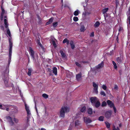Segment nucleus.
Masks as SVG:
<instances>
[{
    "instance_id": "obj_20",
    "label": "nucleus",
    "mask_w": 130,
    "mask_h": 130,
    "mask_svg": "<svg viewBox=\"0 0 130 130\" xmlns=\"http://www.w3.org/2000/svg\"><path fill=\"white\" fill-rule=\"evenodd\" d=\"M7 118L8 121L10 122V123L11 124H13V123L12 121V119L11 117H7Z\"/></svg>"
},
{
    "instance_id": "obj_19",
    "label": "nucleus",
    "mask_w": 130,
    "mask_h": 130,
    "mask_svg": "<svg viewBox=\"0 0 130 130\" xmlns=\"http://www.w3.org/2000/svg\"><path fill=\"white\" fill-rule=\"evenodd\" d=\"M53 73L55 75H57V68L55 67H54L53 68Z\"/></svg>"
},
{
    "instance_id": "obj_32",
    "label": "nucleus",
    "mask_w": 130,
    "mask_h": 130,
    "mask_svg": "<svg viewBox=\"0 0 130 130\" xmlns=\"http://www.w3.org/2000/svg\"><path fill=\"white\" fill-rule=\"evenodd\" d=\"M108 8H106L104 9L103 10V14H104L106 13L108 10Z\"/></svg>"
},
{
    "instance_id": "obj_16",
    "label": "nucleus",
    "mask_w": 130,
    "mask_h": 130,
    "mask_svg": "<svg viewBox=\"0 0 130 130\" xmlns=\"http://www.w3.org/2000/svg\"><path fill=\"white\" fill-rule=\"evenodd\" d=\"M107 103L108 104V105L111 107H112L113 106V103L111 101L109 100H108L107 101Z\"/></svg>"
},
{
    "instance_id": "obj_33",
    "label": "nucleus",
    "mask_w": 130,
    "mask_h": 130,
    "mask_svg": "<svg viewBox=\"0 0 130 130\" xmlns=\"http://www.w3.org/2000/svg\"><path fill=\"white\" fill-rule=\"evenodd\" d=\"M60 53H61V54L62 56L63 57H65L66 56V55L65 54L63 53V51H60Z\"/></svg>"
},
{
    "instance_id": "obj_28",
    "label": "nucleus",
    "mask_w": 130,
    "mask_h": 130,
    "mask_svg": "<svg viewBox=\"0 0 130 130\" xmlns=\"http://www.w3.org/2000/svg\"><path fill=\"white\" fill-rule=\"evenodd\" d=\"M100 25V23L99 22H97L95 24L94 26L95 27H99Z\"/></svg>"
},
{
    "instance_id": "obj_52",
    "label": "nucleus",
    "mask_w": 130,
    "mask_h": 130,
    "mask_svg": "<svg viewBox=\"0 0 130 130\" xmlns=\"http://www.w3.org/2000/svg\"><path fill=\"white\" fill-rule=\"evenodd\" d=\"M41 130H46V129L44 128H41Z\"/></svg>"
},
{
    "instance_id": "obj_18",
    "label": "nucleus",
    "mask_w": 130,
    "mask_h": 130,
    "mask_svg": "<svg viewBox=\"0 0 130 130\" xmlns=\"http://www.w3.org/2000/svg\"><path fill=\"white\" fill-rule=\"evenodd\" d=\"M87 112L89 114L91 115L93 113L92 110L91 108H89L87 110Z\"/></svg>"
},
{
    "instance_id": "obj_55",
    "label": "nucleus",
    "mask_w": 130,
    "mask_h": 130,
    "mask_svg": "<svg viewBox=\"0 0 130 130\" xmlns=\"http://www.w3.org/2000/svg\"><path fill=\"white\" fill-rule=\"evenodd\" d=\"M68 130H70V129H68Z\"/></svg>"
},
{
    "instance_id": "obj_47",
    "label": "nucleus",
    "mask_w": 130,
    "mask_h": 130,
    "mask_svg": "<svg viewBox=\"0 0 130 130\" xmlns=\"http://www.w3.org/2000/svg\"><path fill=\"white\" fill-rule=\"evenodd\" d=\"M114 88L116 90H117L118 88V86L116 85H115L114 86Z\"/></svg>"
},
{
    "instance_id": "obj_48",
    "label": "nucleus",
    "mask_w": 130,
    "mask_h": 130,
    "mask_svg": "<svg viewBox=\"0 0 130 130\" xmlns=\"http://www.w3.org/2000/svg\"><path fill=\"white\" fill-rule=\"evenodd\" d=\"M117 60L118 61V62H119L121 61V60H120V58L119 57H118L117 58Z\"/></svg>"
},
{
    "instance_id": "obj_53",
    "label": "nucleus",
    "mask_w": 130,
    "mask_h": 130,
    "mask_svg": "<svg viewBox=\"0 0 130 130\" xmlns=\"http://www.w3.org/2000/svg\"><path fill=\"white\" fill-rule=\"evenodd\" d=\"M92 126V125H90L88 127H90Z\"/></svg>"
},
{
    "instance_id": "obj_22",
    "label": "nucleus",
    "mask_w": 130,
    "mask_h": 130,
    "mask_svg": "<svg viewBox=\"0 0 130 130\" xmlns=\"http://www.w3.org/2000/svg\"><path fill=\"white\" fill-rule=\"evenodd\" d=\"M70 44L72 49H73L75 48V45L73 41H70Z\"/></svg>"
},
{
    "instance_id": "obj_45",
    "label": "nucleus",
    "mask_w": 130,
    "mask_h": 130,
    "mask_svg": "<svg viewBox=\"0 0 130 130\" xmlns=\"http://www.w3.org/2000/svg\"><path fill=\"white\" fill-rule=\"evenodd\" d=\"M127 22L130 24V17H129L127 20Z\"/></svg>"
},
{
    "instance_id": "obj_34",
    "label": "nucleus",
    "mask_w": 130,
    "mask_h": 130,
    "mask_svg": "<svg viewBox=\"0 0 130 130\" xmlns=\"http://www.w3.org/2000/svg\"><path fill=\"white\" fill-rule=\"evenodd\" d=\"M112 63L113 64L114 66V68L115 69H117V66L116 65V63L114 61H112Z\"/></svg>"
},
{
    "instance_id": "obj_8",
    "label": "nucleus",
    "mask_w": 130,
    "mask_h": 130,
    "mask_svg": "<svg viewBox=\"0 0 130 130\" xmlns=\"http://www.w3.org/2000/svg\"><path fill=\"white\" fill-rule=\"evenodd\" d=\"M112 112L111 111H109L106 112L105 113V117L107 118H110L111 116Z\"/></svg>"
},
{
    "instance_id": "obj_10",
    "label": "nucleus",
    "mask_w": 130,
    "mask_h": 130,
    "mask_svg": "<svg viewBox=\"0 0 130 130\" xmlns=\"http://www.w3.org/2000/svg\"><path fill=\"white\" fill-rule=\"evenodd\" d=\"M51 42L52 43V44L55 47H56V43L57 42V40L55 39H52Z\"/></svg>"
},
{
    "instance_id": "obj_13",
    "label": "nucleus",
    "mask_w": 130,
    "mask_h": 130,
    "mask_svg": "<svg viewBox=\"0 0 130 130\" xmlns=\"http://www.w3.org/2000/svg\"><path fill=\"white\" fill-rule=\"evenodd\" d=\"M1 10H2V12L1 13V19L2 20L3 19L4 14L5 13V11L4 9L2 7L1 8Z\"/></svg>"
},
{
    "instance_id": "obj_43",
    "label": "nucleus",
    "mask_w": 130,
    "mask_h": 130,
    "mask_svg": "<svg viewBox=\"0 0 130 130\" xmlns=\"http://www.w3.org/2000/svg\"><path fill=\"white\" fill-rule=\"evenodd\" d=\"M58 24V23L57 22H55L53 23V25L54 27H56Z\"/></svg>"
},
{
    "instance_id": "obj_30",
    "label": "nucleus",
    "mask_w": 130,
    "mask_h": 130,
    "mask_svg": "<svg viewBox=\"0 0 130 130\" xmlns=\"http://www.w3.org/2000/svg\"><path fill=\"white\" fill-rule=\"evenodd\" d=\"M42 96L45 99H47L48 97V95L44 93L42 95Z\"/></svg>"
},
{
    "instance_id": "obj_49",
    "label": "nucleus",
    "mask_w": 130,
    "mask_h": 130,
    "mask_svg": "<svg viewBox=\"0 0 130 130\" xmlns=\"http://www.w3.org/2000/svg\"><path fill=\"white\" fill-rule=\"evenodd\" d=\"M38 45L39 46H40L41 47H42L41 44V43H40V42L39 41H38Z\"/></svg>"
},
{
    "instance_id": "obj_1",
    "label": "nucleus",
    "mask_w": 130,
    "mask_h": 130,
    "mask_svg": "<svg viewBox=\"0 0 130 130\" xmlns=\"http://www.w3.org/2000/svg\"><path fill=\"white\" fill-rule=\"evenodd\" d=\"M80 124V122L78 120L74 121L70 124V126L72 127H77Z\"/></svg>"
},
{
    "instance_id": "obj_12",
    "label": "nucleus",
    "mask_w": 130,
    "mask_h": 130,
    "mask_svg": "<svg viewBox=\"0 0 130 130\" xmlns=\"http://www.w3.org/2000/svg\"><path fill=\"white\" fill-rule=\"evenodd\" d=\"M5 19H4V24L6 28L8 27V22L7 20V18L6 16H4Z\"/></svg>"
},
{
    "instance_id": "obj_2",
    "label": "nucleus",
    "mask_w": 130,
    "mask_h": 130,
    "mask_svg": "<svg viewBox=\"0 0 130 130\" xmlns=\"http://www.w3.org/2000/svg\"><path fill=\"white\" fill-rule=\"evenodd\" d=\"M9 58H11V55L12 53V40H11L10 38H9Z\"/></svg>"
},
{
    "instance_id": "obj_23",
    "label": "nucleus",
    "mask_w": 130,
    "mask_h": 130,
    "mask_svg": "<svg viewBox=\"0 0 130 130\" xmlns=\"http://www.w3.org/2000/svg\"><path fill=\"white\" fill-rule=\"evenodd\" d=\"M63 43H66L67 44V45H68L69 44V41L68 40L67 38H66L63 40Z\"/></svg>"
},
{
    "instance_id": "obj_11",
    "label": "nucleus",
    "mask_w": 130,
    "mask_h": 130,
    "mask_svg": "<svg viewBox=\"0 0 130 130\" xmlns=\"http://www.w3.org/2000/svg\"><path fill=\"white\" fill-rule=\"evenodd\" d=\"M29 52L30 54L32 57L34 58V52L33 51L32 49L30 47H29Z\"/></svg>"
},
{
    "instance_id": "obj_3",
    "label": "nucleus",
    "mask_w": 130,
    "mask_h": 130,
    "mask_svg": "<svg viewBox=\"0 0 130 130\" xmlns=\"http://www.w3.org/2000/svg\"><path fill=\"white\" fill-rule=\"evenodd\" d=\"M25 109L27 112L28 118V117H30L31 116L30 111L29 109V107L27 106V105L26 104H25Z\"/></svg>"
},
{
    "instance_id": "obj_50",
    "label": "nucleus",
    "mask_w": 130,
    "mask_h": 130,
    "mask_svg": "<svg viewBox=\"0 0 130 130\" xmlns=\"http://www.w3.org/2000/svg\"><path fill=\"white\" fill-rule=\"evenodd\" d=\"M94 36V33L93 32H92L91 34L90 35V36L91 37H93Z\"/></svg>"
},
{
    "instance_id": "obj_46",
    "label": "nucleus",
    "mask_w": 130,
    "mask_h": 130,
    "mask_svg": "<svg viewBox=\"0 0 130 130\" xmlns=\"http://www.w3.org/2000/svg\"><path fill=\"white\" fill-rule=\"evenodd\" d=\"M112 107L113 108V110H114V112H115V113H116V108H115V107L114 106H113Z\"/></svg>"
},
{
    "instance_id": "obj_25",
    "label": "nucleus",
    "mask_w": 130,
    "mask_h": 130,
    "mask_svg": "<svg viewBox=\"0 0 130 130\" xmlns=\"http://www.w3.org/2000/svg\"><path fill=\"white\" fill-rule=\"evenodd\" d=\"M86 30L84 26H82L80 29V31L81 32H84Z\"/></svg>"
},
{
    "instance_id": "obj_29",
    "label": "nucleus",
    "mask_w": 130,
    "mask_h": 130,
    "mask_svg": "<svg viewBox=\"0 0 130 130\" xmlns=\"http://www.w3.org/2000/svg\"><path fill=\"white\" fill-rule=\"evenodd\" d=\"M105 124L107 128H109L110 127V124L108 122H105Z\"/></svg>"
},
{
    "instance_id": "obj_9",
    "label": "nucleus",
    "mask_w": 130,
    "mask_h": 130,
    "mask_svg": "<svg viewBox=\"0 0 130 130\" xmlns=\"http://www.w3.org/2000/svg\"><path fill=\"white\" fill-rule=\"evenodd\" d=\"M80 110L82 112H84L85 111L86 107L85 106L83 105H80L79 107Z\"/></svg>"
},
{
    "instance_id": "obj_31",
    "label": "nucleus",
    "mask_w": 130,
    "mask_h": 130,
    "mask_svg": "<svg viewBox=\"0 0 130 130\" xmlns=\"http://www.w3.org/2000/svg\"><path fill=\"white\" fill-rule=\"evenodd\" d=\"M6 106L4 105H0V108L3 109L5 110V109Z\"/></svg>"
},
{
    "instance_id": "obj_54",
    "label": "nucleus",
    "mask_w": 130,
    "mask_h": 130,
    "mask_svg": "<svg viewBox=\"0 0 130 130\" xmlns=\"http://www.w3.org/2000/svg\"><path fill=\"white\" fill-rule=\"evenodd\" d=\"M6 110H7L8 111L9 110V108H7L6 109Z\"/></svg>"
},
{
    "instance_id": "obj_14",
    "label": "nucleus",
    "mask_w": 130,
    "mask_h": 130,
    "mask_svg": "<svg viewBox=\"0 0 130 130\" xmlns=\"http://www.w3.org/2000/svg\"><path fill=\"white\" fill-rule=\"evenodd\" d=\"M104 63L103 61H102L101 63L99 64L98 66L96 67V68L97 69H100L103 66Z\"/></svg>"
},
{
    "instance_id": "obj_44",
    "label": "nucleus",
    "mask_w": 130,
    "mask_h": 130,
    "mask_svg": "<svg viewBox=\"0 0 130 130\" xmlns=\"http://www.w3.org/2000/svg\"><path fill=\"white\" fill-rule=\"evenodd\" d=\"M75 64L76 66L79 67H81V65L77 62H76Z\"/></svg>"
},
{
    "instance_id": "obj_40",
    "label": "nucleus",
    "mask_w": 130,
    "mask_h": 130,
    "mask_svg": "<svg viewBox=\"0 0 130 130\" xmlns=\"http://www.w3.org/2000/svg\"><path fill=\"white\" fill-rule=\"evenodd\" d=\"M100 94L101 95H103V96H106V94L104 91H101L100 92Z\"/></svg>"
},
{
    "instance_id": "obj_35",
    "label": "nucleus",
    "mask_w": 130,
    "mask_h": 130,
    "mask_svg": "<svg viewBox=\"0 0 130 130\" xmlns=\"http://www.w3.org/2000/svg\"><path fill=\"white\" fill-rule=\"evenodd\" d=\"M32 71V69H28V75L30 76L31 75V73Z\"/></svg>"
},
{
    "instance_id": "obj_37",
    "label": "nucleus",
    "mask_w": 130,
    "mask_h": 130,
    "mask_svg": "<svg viewBox=\"0 0 130 130\" xmlns=\"http://www.w3.org/2000/svg\"><path fill=\"white\" fill-rule=\"evenodd\" d=\"M7 32L8 35L10 37H11V34H10V32L9 30V29H7Z\"/></svg>"
},
{
    "instance_id": "obj_36",
    "label": "nucleus",
    "mask_w": 130,
    "mask_h": 130,
    "mask_svg": "<svg viewBox=\"0 0 130 130\" xmlns=\"http://www.w3.org/2000/svg\"><path fill=\"white\" fill-rule=\"evenodd\" d=\"M12 120L16 123H18L19 121V120L18 119L15 118H12Z\"/></svg>"
},
{
    "instance_id": "obj_27",
    "label": "nucleus",
    "mask_w": 130,
    "mask_h": 130,
    "mask_svg": "<svg viewBox=\"0 0 130 130\" xmlns=\"http://www.w3.org/2000/svg\"><path fill=\"white\" fill-rule=\"evenodd\" d=\"M112 130H120L119 128L116 126L113 125Z\"/></svg>"
},
{
    "instance_id": "obj_39",
    "label": "nucleus",
    "mask_w": 130,
    "mask_h": 130,
    "mask_svg": "<svg viewBox=\"0 0 130 130\" xmlns=\"http://www.w3.org/2000/svg\"><path fill=\"white\" fill-rule=\"evenodd\" d=\"M99 120L100 121H103L104 120V117L103 116H100L99 117Z\"/></svg>"
},
{
    "instance_id": "obj_38",
    "label": "nucleus",
    "mask_w": 130,
    "mask_h": 130,
    "mask_svg": "<svg viewBox=\"0 0 130 130\" xmlns=\"http://www.w3.org/2000/svg\"><path fill=\"white\" fill-rule=\"evenodd\" d=\"M73 20L74 21L76 22L78 21V18L77 17H73Z\"/></svg>"
},
{
    "instance_id": "obj_5",
    "label": "nucleus",
    "mask_w": 130,
    "mask_h": 130,
    "mask_svg": "<svg viewBox=\"0 0 130 130\" xmlns=\"http://www.w3.org/2000/svg\"><path fill=\"white\" fill-rule=\"evenodd\" d=\"M93 86L94 87V90L96 94L98 92V85L96 84L94 82L93 83Z\"/></svg>"
},
{
    "instance_id": "obj_6",
    "label": "nucleus",
    "mask_w": 130,
    "mask_h": 130,
    "mask_svg": "<svg viewBox=\"0 0 130 130\" xmlns=\"http://www.w3.org/2000/svg\"><path fill=\"white\" fill-rule=\"evenodd\" d=\"M84 122L87 124H88L92 122L91 120L90 119L86 117H84Z\"/></svg>"
},
{
    "instance_id": "obj_42",
    "label": "nucleus",
    "mask_w": 130,
    "mask_h": 130,
    "mask_svg": "<svg viewBox=\"0 0 130 130\" xmlns=\"http://www.w3.org/2000/svg\"><path fill=\"white\" fill-rule=\"evenodd\" d=\"M102 88L104 90H106L107 89V87L105 85H103L102 86Z\"/></svg>"
},
{
    "instance_id": "obj_15",
    "label": "nucleus",
    "mask_w": 130,
    "mask_h": 130,
    "mask_svg": "<svg viewBox=\"0 0 130 130\" xmlns=\"http://www.w3.org/2000/svg\"><path fill=\"white\" fill-rule=\"evenodd\" d=\"M65 112L60 109V116L61 117H64L65 116Z\"/></svg>"
},
{
    "instance_id": "obj_26",
    "label": "nucleus",
    "mask_w": 130,
    "mask_h": 130,
    "mask_svg": "<svg viewBox=\"0 0 130 130\" xmlns=\"http://www.w3.org/2000/svg\"><path fill=\"white\" fill-rule=\"evenodd\" d=\"M80 13V12L78 10H77L75 11L74 12V14L75 16L78 15Z\"/></svg>"
},
{
    "instance_id": "obj_4",
    "label": "nucleus",
    "mask_w": 130,
    "mask_h": 130,
    "mask_svg": "<svg viewBox=\"0 0 130 130\" xmlns=\"http://www.w3.org/2000/svg\"><path fill=\"white\" fill-rule=\"evenodd\" d=\"M90 100L93 105H94L95 103L98 100L97 98L96 97H92L90 98Z\"/></svg>"
},
{
    "instance_id": "obj_17",
    "label": "nucleus",
    "mask_w": 130,
    "mask_h": 130,
    "mask_svg": "<svg viewBox=\"0 0 130 130\" xmlns=\"http://www.w3.org/2000/svg\"><path fill=\"white\" fill-rule=\"evenodd\" d=\"M82 76V74L80 73L76 75V78L77 80H79Z\"/></svg>"
},
{
    "instance_id": "obj_51",
    "label": "nucleus",
    "mask_w": 130,
    "mask_h": 130,
    "mask_svg": "<svg viewBox=\"0 0 130 130\" xmlns=\"http://www.w3.org/2000/svg\"><path fill=\"white\" fill-rule=\"evenodd\" d=\"M35 109H36V111L37 113H38V110H37V109L36 106H35Z\"/></svg>"
},
{
    "instance_id": "obj_24",
    "label": "nucleus",
    "mask_w": 130,
    "mask_h": 130,
    "mask_svg": "<svg viewBox=\"0 0 130 130\" xmlns=\"http://www.w3.org/2000/svg\"><path fill=\"white\" fill-rule=\"evenodd\" d=\"M53 20V18H51L49 20V21L46 23V25H48L51 23Z\"/></svg>"
},
{
    "instance_id": "obj_7",
    "label": "nucleus",
    "mask_w": 130,
    "mask_h": 130,
    "mask_svg": "<svg viewBox=\"0 0 130 130\" xmlns=\"http://www.w3.org/2000/svg\"><path fill=\"white\" fill-rule=\"evenodd\" d=\"M61 109L65 113L68 112L69 111V108L67 106H63L62 107Z\"/></svg>"
},
{
    "instance_id": "obj_41",
    "label": "nucleus",
    "mask_w": 130,
    "mask_h": 130,
    "mask_svg": "<svg viewBox=\"0 0 130 130\" xmlns=\"http://www.w3.org/2000/svg\"><path fill=\"white\" fill-rule=\"evenodd\" d=\"M106 105V103L105 102H103L102 104V106L104 107Z\"/></svg>"
},
{
    "instance_id": "obj_21",
    "label": "nucleus",
    "mask_w": 130,
    "mask_h": 130,
    "mask_svg": "<svg viewBox=\"0 0 130 130\" xmlns=\"http://www.w3.org/2000/svg\"><path fill=\"white\" fill-rule=\"evenodd\" d=\"M96 107H98L100 105V103L98 100L95 103L94 105Z\"/></svg>"
}]
</instances>
